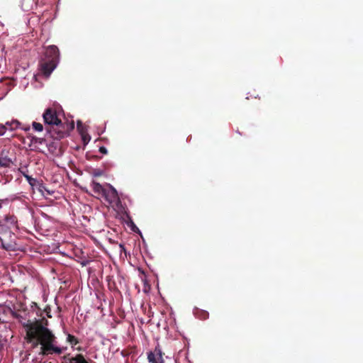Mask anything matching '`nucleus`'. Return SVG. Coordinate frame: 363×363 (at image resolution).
<instances>
[{
	"instance_id": "obj_1",
	"label": "nucleus",
	"mask_w": 363,
	"mask_h": 363,
	"mask_svg": "<svg viewBox=\"0 0 363 363\" xmlns=\"http://www.w3.org/2000/svg\"><path fill=\"white\" fill-rule=\"evenodd\" d=\"M22 325L26 332L25 339L27 342L31 343L33 348L41 345L39 354L47 356L53 353H62V349L54 345L56 337L50 330L43 325L41 321L28 320L22 323Z\"/></svg>"
},
{
	"instance_id": "obj_2",
	"label": "nucleus",
	"mask_w": 363,
	"mask_h": 363,
	"mask_svg": "<svg viewBox=\"0 0 363 363\" xmlns=\"http://www.w3.org/2000/svg\"><path fill=\"white\" fill-rule=\"evenodd\" d=\"M43 117L45 124L49 125L46 127L47 131L55 139L66 137L69 132L74 128V122L69 125L62 123L57 116V111L52 108H47L43 113Z\"/></svg>"
},
{
	"instance_id": "obj_3",
	"label": "nucleus",
	"mask_w": 363,
	"mask_h": 363,
	"mask_svg": "<svg viewBox=\"0 0 363 363\" xmlns=\"http://www.w3.org/2000/svg\"><path fill=\"white\" fill-rule=\"evenodd\" d=\"M60 61V51L56 45L45 48L44 57L39 62L40 71L45 77H48L56 68Z\"/></svg>"
},
{
	"instance_id": "obj_4",
	"label": "nucleus",
	"mask_w": 363,
	"mask_h": 363,
	"mask_svg": "<svg viewBox=\"0 0 363 363\" xmlns=\"http://www.w3.org/2000/svg\"><path fill=\"white\" fill-rule=\"evenodd\" d=\"M15 235L9 228L0 229V247L5 250H13L16 245Z\"/></svg>"
},
{
	"instance_id": "obj_5",
	"label": "nucleus",
	"mask_w": 363,
	"mask_h": 363,
	"mask_svg": "<svg viewBox=\"0 0 363 363\" xmlns=\"http://www.w3.org/2000/svg\"><path fill=\"white\" fill-rule=\"evenodd\" d=\"M107 188L103 194V197L109 205L118 206L121 204V200L116 189L111 184H106Z\"/></svg>"
},
{
	"instance_id": "obj_6",
	"label": "nucleus",
	"mask_w": 363,
	"mask_h": 363,
	"mask_svg": "<svg viewBox=\"0 0 363 363\" xmlns=\"http://www.w3.org/2000/svg\"><path fill=\"white\" fill-rule=\"evenodd\" d=\"M65 359H67L66 363H96L91 359H86L82 354H77L75 356L68 357V356H64Z\"/></svg>"
},
{
	"instance_id": "obj_7",
	"label": "nucleus",
	"mask_w": 363,
	"mask_h": 363,
	"mask_svg": "<svg viewBox=\"0 0 363 363\" xmlns=\"http://www.w3.org/2000/svg\"><path fill=\"white\" fill-rule=\"evenodd\" d=\"M91 187L92 189V191L96 196H102L104 192L105 191V189L106 187L102 186L99 183L93 181L91 184Z\"/></svg>"
},
{
	"instance_id": "obj_8",
	"label": "nucleus",
	"mask_w": 363,
	"mask_h": 363,
	"mask_svg": "<svg viewBox=\"0 0 363 363\" xmlns=\"http://www.w3.org/2000/svg\"><path fill=\"white\" fill-rule=\"evenodd\" d=\"M158 350H160L159 347H155L154 352H149L147 353V359L148 362L150 363H159L158 357L159 354H157Z\"/></svg>"
},
{
	"instance_id": "obj_9",
	"label": "nucleus",
	"mask_w": 363,
	"mask_h": 363,
	"mask_svg": "<svg viewBox=\"0 0 363 363\" xmlns=\"http://www.w3.org/2000/svg\"><path fill=\"white\" fill-rule=\"evenodd\" d=\"M13 164L11 159L8 157L7 156H3V152L0 156V167L7 168L10 167Z\"/></svg>"
},
{
	"instance_id": "obj_10",
	"label": "nucleus",
	"mask_w": 363,
	"mask_h": 363,
	"mask_svg": "<svg viewBox=\"0 0 363 363\" xmlns=\"http://www.w3.org/2000/svg\"><path fill=\"white\" fill-rule=\"evenodd\" d=\"M21 123L17 120H12L11 121H7L3 125H6L7 127V130H14L17 128H20Z\"/></svg>"
},
{
	"instance_id": "obj_11",
	"label": "nucleus",
	"mask_w": 363,
	"mask_h": 363,
	"mask_svg": "<svg viewBox=\"0 0 363 363\" xmlns=\"http://www.w3.org/2000/svg\"><path fill=\"white\" fill-rule=\"evenodd\" d=\"M67 341L69 342L72 345H76L79 342L78 339L71 334H68L67 337Z\"/></svg>"
},
{
	"instance_id": "obj_12",
	"label": "nucleus",
	"mask_w": 363,
	"mask_h": 363,
	"mask_svg": "<svg viewBox=\"0 0 363 363\" xmlns=\"http://www.w3.org/2000/svg\"><path fill=\"white\" fill-rule=\"evenodd\" d=\"M32 125H33V128L36 131L41 132L43 130V125L40 123L34 121Z\"/></svg>"
},
{
	"instance_id": "obj_13",
	"label": "nucleus",
	"mask_w": 363,
	"mask_h": 363,
	"mask_svg": "<svg viewBox=\"0 0 363 363\" xmlns=\"http://www.w3.org/2000/svg\"><path fill=\"white\" fill-rule=\"evenodd\" d=\"M107 281L108 289L112 291L116 290V286L115 282L112 281L109 277H108Z\"/></svg>"
},
{
	"instance_id": "obj_14",
	"label": "nucleus",
	"mask_w": 363,
	"mask_h": 363,
	"mask_svg": "<svg viewBox=\"0 0 363 363\" xmlns=\"http://www.w3.org/2000/svg\"><path fill=\"white\" fill-rule=\"evenodd\" d=\"M92 174L94 177H100L103 174V172L99 169H94Z\"/></svg>"
},
{
	"instance_id": "obj_15",
	"label": "nucleus",
	"mask_w": 363,
	"mask_h": 363,
	"mask_svg": "<svg viewBox=\"0 0 363 363\" xmlns=\"http://www.w3.org/2000/svg\"><path fill=\"white\" fill-rule=\"evenodd\" d=\"M157 354H159L158 360L159 363H164V359H163V353L162 352L161 350H158Z\"/></svg>"
},
{
	"instance_id": "obj_16",
	"label": "nucleus",
	"mask_w": 363,
	"mask_h": 363,
	"mask_svg": "<svg viewBox=\"0 0 363 363\" xmlns=\"http://www.w3.org/2000/svg\"><path fill=\"white\" fill-rule=\"evenodd\" d=\"M6 130L7 127H6V125H3V124H0V135H3Z\"/></svg>"
},
{
	"instance_id": "obj_17",
	"label": "nucleus",
	"mask_w": 363,
	"mask_h": 363,
	"mask_svg": "<svg viewBox=\"0 0 363 363\" xmlns=\"http://www.w3.org/2000/svg\"><path fill=\"white\" fill-rule=\"evenodd\" d=\"M23 175L26 178L27 181L29 182V184L33 185V182H35V179L27 174H23Z\"/></svg>"
},
{
	"instance_id": "obj_18",
	"label": "nucleus",
	"mask_w": 363,
	"mask_h": 363,
	"mask_svg": "<svg viewBox=\"0 0 363 363\" xmlns=\"http://www.w3.org/2000/svg\"><path fill=\"white\" fill-rule=\"evenodd\" d=\"M99 152L102 154L106 155V154H107L108 150L105 147L102 146V147H99Z\"/></svg>"
},
{
	"instance_id": "obj_19",
	"label": "nucleus",
	"mask_w": 363,
	"mask_h": 363,
	"mask_svg": "<svg viewBox=\"0 0 363 363\" xmlns=\"http://www.w3.org/2000/svg\"><path fill=\"white\" fill-rule=\"evenodd\" d=\"M202 313H203V317L202 318L203 319H206L208 317V313L207 312L203 311Z\"/></svg>"
},
{
	"instance_id": "obj_20",
	"label": "nucleus",
	"mask_w": 363,
	"mask_h": 363,
	"mask_svg": "<svg viewBox=\"0 0 363 363\" xmlns=\"http://www.w3.org/2000/svg\"><path fill=\"white\" fill-rule=\"evenodd\" d=\"M20 128H21V129H23V130H26V131H28V130H30V127H29V126H27V127H21V126L20 125Z\"/></svg>"
},
{
	"instance_id": "obj_21",
	"label": "nucleus",
	"mask_w": 363,
	"mask_h": 363,
	"mask_svg": "<svg viewBox=\"0 0 363 363\" xmlns=\"http://www.w3.org/2000/svg\"><path fill=\"white\" fill-rule=\"evenodd\" d=\"M81 125H82V123L81 122H78L77 123V128L79 129Z\"/></svg>"
},
{
	"instance_id": "obj_22",
	"label": "nucleus",
	"mask_w": 363,
	"mask_h": 363,
	"mask_svg": "<svg viewBox=\"0 0 363 363\" xmlns=\"http://www.w3.org/2000/svg\"><path fill=\"white\" fill-rule=\"evenodd\" d=\"M1 208V203H0V208Z\"/></svg>"
}]
</instances>
